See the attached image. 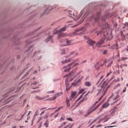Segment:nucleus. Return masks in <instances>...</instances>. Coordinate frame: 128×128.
Wrapping results in <instances>:
<instances>
[{
  "mask_svg": "<svg viewBox=\"0 0 128 128\" xmlns=\"http://www.w3.org/2000/svg\"><path fill=\"white\" fill-rule=\"evenodd\" d=\"M38 111L37 110H36V112L34 114V117H35L36 116H37L38 115Z\"/></svg>",
  "mask_w": 128,
  "mask_h": 128,
  "instance_id": "43",
  "label": "nucleus"
},
{
  "mask_svg": "<svg viewBox=\"0 0 128 128\" xmlns=\"http://www.w3.org/2000/svg\"><path fill=\"white\" fill-rule=\"evenodd\" d=\"M85 38L87 40L86 41V42L91 46H92L95 43V41H93L88 37H85Z\"/></svg>",
  "mask_w": 128,
  "mask_h": 128,
  "instance_id": "2",
  "label": "nucleus"
},
{
  "mask_svg": "<svg viewBox=\"0 0 128 128\" xmlns=\"http://www.w3.org/2000/svg\"><path fill=\"white\" fill-rule=\"evenodd\" d=\"M102 126V124H99V125H97V126H96V128H98L99 127H101V126Z\"/></svg>",
  "mask_w": 128,
  "mask_h": 128,
  "instance_id": "60",
  "label": "nucleus"
},
{
  "mask_svg": "<svg viewBox=\"0 0 128 128\" xmlns=\"http://www.w3.org/2000/svg\"><path fill=\"white\" fill-rule=\"evenodd\" d=\"M59 33L58 34L57 36V38L58 39H60V38L62 36H64V34L60 32H58Z\"/></svg>",
  "mask_w": 128,
  "mask_h": 128,
  "instance_id": "10",
  "label": "nucleus"
},
{
  "mask_svg": "<svg viewBox=\"0 0 128 128\" xmlns=\"http://www.w3.org/2000/svg\"><path fill=\"white\" fill-rule=\"evenodd\" d=\"M66 29V27H64L61 28L59 30H58V31L59 32H61L62 31H64Z\"/></svg>",
  "mask_w": 128,
  "mask_h": 128,
  "instance_id": "14",
  "label": "nucleus"
},
{
  "mask_svg": "<svg viewBox=\"0 0 128 128\" xmlns=\"http://www.w3.org/2000/svg\"><path fill=\"white\" fill-rule=\"evenodd\" d=\"M124 25V26H127L128 27V22H125Z\"/></svg>",
  "mask_w": 128,
  "mask_h": 128,
  "instance_id": "55",
  "label": "nucleus"
},
{
  "mask_svg": "<svg viewBox=\"0 0 128 128\" xmlns=\"http://www.w3.org/2000/svg\"><path fill=\"white\" fill-rule=\"evenodd\" d=\"M33 46V45H32L30 46L28 48V49L26 50V52H29L30 50V48H32Z\"/></svg>",
  "mask_w": 128,
  "mask_h": 128,
  "instance_id": "23",
  "label": "nucleus"
},
{
  "mask_svg": "<svg viewBox=\"0 0 128 128\" xmlns=\"http://www.w3.org/2000/svg\"><path fill=\"white\" fill-rule=\"evenodd\" d=\"M84 90V89H81L78 92V94H79L81 93Z\"/></svg>",
  "mask_w": 128,
  "mask_h": 128,
  "instance_id": "42",
  "label": "nucleus"
},
{
  "mask_svg": "<svg viewBox=\"0 0 128 128\" xmlns=\"http://www.w3.org/2000/svg\"><path fill=\"white\" fill-rule=\"evenodd\" d=\"M98 90V92L97 94H96V96H98L99 94H100L101 92L102 91V89H100V90Z\"/></svg>",
  "mask_w": 128,
  "mask_h": 128,
  "instance_id": "44",
  "label": "nucleus"
},
{
  "mask_svg": "<svg viewBox=\"0 0 128 128\" xmlns=\"http://www.w3.org/2000/svg\"><path fill=\"white\" fill-rule=\"evenodd\" d=\"M84 84L86 86H89L91 85V84L90 82H84Z\"/></svg>",
  "mask_w": 128,
  "mask_h": 128,
  "instance_id": "19",
  "label": "nucleus"
},
{
  "mask_svg": "<svg viewBox=\"0 0 128 128\" xmlns=\"http://www.w3.org/2000/svg\"><path fill=\"white\" fill-rule=\"evenodd\" d=\"M80 30L78 29H77L76 30H75L74 32L72 33V35H73V34H74L75 33L77 32H78Z\"/></svg>",
  "mask_w": 128,
  "mask_h": 128,
  "instance_id": "39",
  "label": "nucleus"
},
{
  "mask_svg": "<svg viewBox=\"0 0 128 128\" xmlns=\"http://www.w3.org/2000/svg\"><path fill=\"white\" fill-rule=\"evenodd\" d=\"M109 105V104H107L106 103H105L102 106V108H106Z\"/></svg>",
  "mask_w": 128,
  "mask_h": 128,
  "instance_id": "15",
  "label": "nucleus"
},
{
  "mask_svg": "<svg viewBox=\"0 0 128 128\" xmlns=\"http://www.w3.org/2000/svg\"><path fill=\"white\" fill-rule=\"evenodd\" d=\"M120 84H119H119H117L116 85V86H115V87H116V88H117L118 87V86H120Z\"/></svg>",
  "mask_w": 128,
  "mask_h": 128,
  "instance_id": "61",
  "label": "nucleus"
},
{
  "mask_svg": "<svg viewBox=\"0 0 128 128\" xmlns=\"http://www.w3.org/2000/svg\"><path fill=\"white\" fill-rule=\"evenodd\" d=\"M90 91H88V92L82 98V99H83V100L84 101L85 100H86L87 98L86 97V96L88 95V94L90 93Z\"/></svg>",
  "mask_w": 128,
  "mask_h": 128,
  "instance_id": "11",
  "label": "nucleus"
},
{
  "mask_svg": "<svg viewBox=\"0 0 128 128\" xmlns=\"http://www.w3.org/2000/svg\"><path fill=\"white\" fill-rule=\"evenodd\" d=\"M53 36H48L46 39L45 40V42L46 43L48 42L50 40L51 41H52V39Z\"/></svg>",
  "mask_w": 128,
  "mask_h": 128,
  "instance_id": "8",
  "label": "nucleus"
},
{
  "mask_svg": "<svg viewBox=\"0 0 128 128\" xmlns=\"http://www.w3.org/2000/svg\"><path fill=\"white\" fill-rule=\"evenodd\" d=\"M28 69V68H25L24 70L22 72H21L19 74V76H20V75L22 73H24V72L25 71H26Z\"/></svg>",
  "mask_w": 128,
  "mask_h": 128,
  "instance_id": "32",
  "label": "nucleus"
},
{
  "mask_svg": "<svg viewBox=\"0 0 128 128\" xmlns=\"http://www.w3.org/2000/svg\"><path fill=\"white\" fill-rule=\"evenodd\" d=\"M96 33H97V36H98L99 34H100L101 35H103L104 36V34H106V35L107 34V32H104V30H100L97 31L96 32Z\"/></svg>",
  "mask_w": 128,
  "mask_h": 128,
  "instance_id": "4",
  "label": "nucleus"
},
{
  "mask_svg": "<svg viewBox=\"0 0 128 128\" xmlns=\"http://www.w3.org/2000/svg\"><path fill=\"white\" fill-rule=\"evenodd\" d=\"M100 12H98L94 17V20L96 21L98 20L100 18Z\"/></svg>",
  "mask_w": 128,
  "mask_h": 128,
  "instance_id": "5",
  "label": "nucleus"
},
{
  "mask_svg": "<svg viewBox=\"0 0 128 128\" xmlns=\"http://www.w3.org/2000/svg\"><path fill=\"white\" fill-rule=\"evenodd\" d=\"M119 27L120 26L118 24H116L113 26V28H116L118 27L119 28Z\"/></svg>",
  "mask_w": 128,
  "mask_h": 128,
  "instance_id": "30",
  "label": "nucleus"
},
{
  "mask_svg": "<svg viewBox=\"0 0 128 128\" xmlns=\"http://www.w3.org/2000/svg\"><path fill=\"white\" fill-rule=\"evenodd\" d=\"M96 121V120L94 119V120L93 121H92L90 123V124L88 125L89 126H90L94 122H95Z\"/></svg>",
  "mask_w": 128,
  "mask_h": 128,
  "instance_id": "46",
  "label": "nucleus"
},
{
  "mask_svg": "<svg viewBox=\"0 0 128 128\" xmlns=\"http://www.w3.org/2000/svg\"><path fill=\"white\" fill-rule=\"evenodd\" d=\"M106 34H104L103 38H102L99 42L97 43L96 45L97 46H100L102 44L104 43V40L106 38Z\"/></svg>",
  "mask_w": 128,
  "mask_h": 128,
  "instance_id": "1",
  "label": "nucleus"
},
{
  "mask_svg": "<svg viewBox=\"0 0 128 128\" xmlns=\"http://www.w3.org/2000/svg\"><path fill=\"white\" fill-rule=\"evenodd\" d=\"M67 107H68L70 106V104L69 102L66 103Z\"/></svg>",
  "mask_w": 128,
  "mask_h": 128,
  "instance_id": "62",
  "label": "nucleus"
},
{
  "mask_svg": "<svg viewBox=\"0 0 128 128\" xmlns=\"http://www.w3.org/2000/svg\"><path fill=\"white\" fill-rule=\"evenodd\" d=\"M11 92V91H10L8 92V93L6 94H5L3 96V98H5L6 97H7L8 95V94Z\"/></svg>",
  "mask_w": 128,
  "mask_h": 128,
  "instance_id": "25",
  "label": "nucleus"
},
{
  "mask_svg": "<svg viewBox=\"0 0 128 128\" xmlns=\"http://www.w3.org/2000/svg\"><path fill=\"white\" fill-rule=\"evenodd\" d=\"M107 50H104L103 51V52H102V54H106L107 53Z\"/></svg>",
  "mask_w": 128,
  "mask_h": 128,
  "instance_id": "47",
  "label": "nucleus"
},
{
  "mask_svg": "<svg viewBox=\"0 0 128 128\" xmlns=\"http://www.w3.org/2000/svg\"><path fill=\"white\" fill-rule=\"evenodd\" d=\"M72 64H73V63H72V62H71V63H70V64H68L67 65V66H68V67H69L71 65H72Z\"/></svg>",
  "mask_w": 128,
  "mask_h": 128,
  "instance_id": "56",
  "label": "nucleus"
},
{
  "mask_svg": "<svg viewBox=\"0 0 128 128\" xmlns=\"http://www.w3.org/2000/svg\"><path fill=\"white\" fill-rule=\"evenodd\" d=\"M71 84L73 85L74 86H78L79 85V84H76V83H75V82H73Z\"/></svg>",
  "mask_w": 128,
  "mask_h": 128,
  "instance_id": "36",
  "label": "nucleus"
},
{
  "mask_svg": "<svg viewBox=\"0 0 128 128\" xmlns=\"http://www.w3.org/2000/svg\"><path fill=\"white\" fill-rule=\"evenodd\" d=\"M16 36H14V37L13 38V41H14L15 42H16Z\"/></svg>",
  "mask_w": 128,
  "mask_h": 128,
  "instance_id": "31",
  "label": "nucleus"
},
{
  "mask_svg": "<svg viewBox=\"0 0 128 128\" xmlns=\"http://www.w3.org/2000/svg\"><path fill=\"white\" fill-rule=\"evenodd\" d=\"M65 86L66 87H69V84L67 79H66L65 80Z\"/></svg>",
  "mask_w": 128,
  "mask_h": 128,
  "instance_id": "16",
  "label": "nucleus"
},
{
  "mask_svg": "<svg viewBox=\"0 0 128 128\" xmlns=\"http://www.w3.org/2000/svg\"><path fill=\"white\" fill-rule=\"evenodd\" d=\"M111 16H110V14H105L102 16L101 19L103 21H104L106 19L108 18L109 17H110Z\"/></svg>",
  "mask_w": 128,
  "mask_h": 128,
  "instance_id": "3",
  "label": "nucleus"
},
{
  "mask_svg": "<svg viewBox=\"0 0 128 128\" xmlns=\"http://www.w3.org/2000/svg\"><path fill=\"white\" fill-rule=\"evenodd\" d=\"M104 95H103V94L102 95L100 96V97L98 99V101H100L102 99V98L104 96Z\"/></svg>",
  "mask_w": 128,
  "mask_h": 128,
  "instance_id": "54",
  "label": "nucleus"
},
{
  "mask_svg": "<svg viewBox=\"0 0 128 128\" xmlns=\"http://www.w3.org/2000/svg\"><path fill=\"white\" fill-rule=\"evenodd\" d=\"M72 40H69L68 39H66V43L68 45H70L72 42Z\"/></svg>",
  "mask_w": 128,
  "mask_h": 128,
  "instance_id": "20",
  "label": "nucleus"
},
{
  "mask_svg": "<svg viewBox=\"0 0 128 128\" xmlns=\"http://www.w3.org/2000/svg\"><path fill=\"white\" fill-rule=\"evenodd\" d=\"M69 76H70V74H66L64 77L63 78H65L66 77Z\"/></svg>",
  "mask_w": 128,
  "mask_h": 128,
  "instance_id": "59",
  "label": "nucleus"
},
{
  "mask_svg": "<svg viewBox=\"0 0 128 128\" xmlns=\"http://www.w3.org/2000/svg\"><path fill=\"white\" fill-rule=\"evenodd\" d=\"M70 70V68L69 67V68H66V69H65V70H64V72H68V71H69Z\"/></svg>",
  "mask_w": 128,
  "mask_h": 128,
  "instance_id": "35",
  "label": "nucleus"
},
{
  "mask_svg": "<svg viewBox=\"0 0 128 128\" xmlns=\"http://www.w3.org/2000/svg\"><path fill=\"white\" fill-rule=\"evenodd\" d=\"M62 94V92H58L57 94L58 95V96H60L61 94Z\"/></svg>",
  "mask_w": 128,
  "mask_h": 128,
  "instance_id": "51",
  "label": "nucleus"
},
{
  "mask_svg": "<svg viewBox=\"0 0 128 128\" xmlns=\"http://www.w3.org/2000/svg\"><path fill=\"white\" fill-rule=\"evenodd\" d=\"M116 42V44H112V46H111L110 48L112 49H118V48L117 42Z\"/></svg>",
  "mask_w": 128,
  "mask_h": 128,
  "instance_id": "7",
  "label": "nucleus"
},
{
  "mask_svg": "<svg viewBox=\"0 0 128 128\" xmlns=\"http://www.w3.org/2000/svg\"><path fill=\"white\" fill-rule=\"evenodd\" d=\"M107 63V61L106 60H105L104 62L102 64L100 65V66L102 67V66L104 64H105Z\"/></svg>",
  "mask_w": 128,
  "mask_h": 128,
  "instance_id": "41",
  "label": "nucleus"
},
{
  "mask_svg": "<svg viewBox=\"0 0 128 128\" xmlns=\"http://www.w3.org/2000/svg\"><path fill=\"white\" fill-rule=\"evenodd\" d=\"M48 7L46 8V9L44 11V12H43L40 15V17L42 16L44 14L46 13V12L48 10Z\"/></svg>",
  "mask_w": 128,
  "mask_h": 128,
  "instance_id": "21",
  "label": "nucleus"
},
{
  "mask_svg": "<svg viewBox=\"0 0 128 128\" xmlns=\"http://www.w3.org/2000/svg\"><path fill=\"white\" fill-rule=\"evenodd\" d=\"M63 107V106L60 107L58 108L57 110H59L60 109H61Z\"/></svg>",
  "mask_w": 128,
  "mask_h": 128,
  "instance_id": "63",
  "label": "nucleus"
},
{
  "mask_svg": "<svg viewBox=\"0 0 128 128\" xmlns=\"http://www.w3.org/2000/svg\"><path fill=\"white\" fill-rule=\"evenodd\" d=\"M57 96H56L55 95V96H54V97H52V98H51L52 100H54L56 98V97Z\"/></svg>",
  "mask_w": 128,
  "mask_h": 128,
  "instance_id": "45",
  "label": "nucleus"
},
{
  "mask_svg": "<svg viewBox=\"0 0 128 128\" xmlns=\"http://www.w3.org/2000/svg\"><path fill=\"white\" fill-rule=\"evenodd\" d=\"M42 27V26L39 27L37 28V29L34 30L33 32H32V33H34V32H36L37 31L39 30Z\"/></svg>",
  "mask_w": 128,
  "mask_h": 128,
  "instance_id": "33",
  "label": "nucleus"
},
{
  "mask_svg": "<svg viewBox=\"0 0 128 128\" xmlns=\"http://www.w3.org/2000/svg\"><path fill=\"white\" fill-rule=\"evenodd\" d=\"M67 120H68L72 121V119L70 118H67Z\"/></svg>",
  "mask_w": 128,
  "mask_h": 128,
  "instance_id": "57",
  "label": "nucleus"
},
{
  "mask_svg": "<svg viewBox=\"0 0 128 128\" xmlns=\"http://www.w3.org/2000/svg\"><path fill=\"white\" fill-rule=\"evenodd\" d=\"M66 39L64 38L63 40H60V42H66Z\"/></svg>",
  "mask_w": 128,
  "mask_h": 128,
  "instance_id": "34",
  "label": "nucleus"
},
{
  "mask_svg": "<svg viewBox=\"0 0 128 128\" xmlns=\"http://www.w3.org/2000/svg\"><path fill=\"white\" fill-rule=\"evenodd\" d=\"M111 84L107 86V87L106 88V89L104 92L103 94V95H105V94L106 93L107 90H108V88L110 87L111 86Z\"/></svg>",
  "mask_w": 128,
  "mask_h": 128,
  "instance_id": "18",
  "label": "nucleus"
},
{
  "mask_svg": "<svg viewBox=\"0 0 128 128\" xmlns=\"http://www.w3.org/2000/svg\"><path fill=\"white\" fill-rule=\"evenodd\" d=\"M48 120H46V122L44 124V125L46 127H47L48 126Z\"/></svg>",
  "mask_w": 128,
  "mask_h": 128,
  "instance_id": "29",
  "label": "nucleus"
},
{
  "mask_svg": "<svg viewBox=\"0 0 128 128\" xmlns=\"http://www.w3.org/2000/svg\"><path fill=\"white\" fill-rule=\"evenodd\" d=\"M66 103L69 102V100L68 99V98L67 97H66Z\"/></svg>",
  "mask_w": 128,
  "mask_h": 128,
  "instance_id": "52",
  "label": "nucleus"
},
{
  "mask_svg": "<svg viewBox=\"0 0 128 128\" xmlns=\"http://www.w3.org/2000/svg\"><path fill=\"white\" fill-rule=\"evenodd\" d=\"M98 102V101H96L95 103L93 105H92V107H93Z\"/></svg>",
  "mask_w": 128,
  "mask_h": 128,
  "instance_id": "50",
  "label": "nucleus"
},
{
  "mask_svg": "<svg viewBox=\"0 0 128 128\" xmlns=\"http://www.w3.org/2000/svg\"><path fill=\"white\" fill-rule=\"evenodd\" d=\"M93 111H94L93 110H91V109H89L87 111L86 114L84 115V116H88L90 114V113L92 112Z\"/></svg>",
  "mask_w": 128,
  "mask_h": 128,
  "instance_id": "9",
  "label": "nucleus"
},
{
  "mask_svg": "<svg viewBox=\"0 0 128 128\" xmlns=\"http://www.w3.org/2000/svg\"><path fill=\"white\" fill-rule=\"evenodd\" d=\"M78 60H79V59L78 58L76 59L75 60H74L72 62V63H73V64L74 63L78 61Z\"/></svg>",
  "mask_w": 128,
  "mask_h": 128,
  "instance_id": "38",
  "label": "nucleus"
},
{
  "mask_svg": "<svg viewBox=\"0 0 128 128\" xmlns=\"http://www.w3.org/2000/svg\"><path fill=\"white\" fill-rule=\"evenodd\" d=\"M62 64H64L65 63L68 62V60H63L61 62Z\"/></svg>",
  "mask_w": 128,
  "mask_h": 128,
  "instance_id": "37",
  "label": "nucleus"
},
{
  "mask_svg": "<svg viewBox=\"0 0 128 128\" xmlns=\"http://www.w3.org/2000/svg\"><path fill=\"white\" fill-rule=\"evenodd\" d=\"M32 41H28L26 42V44H30L32 42Z\"/></svg>",
  "mask_w": 128,
  "mask_h": 128,
  "instance_id": "48",
  "label": "nucleus"
},
{
  "mask_svg": "<svg viewBox=\"0 0 128 128\" xmlns=\"http://www.w3.org/2000/svg\"><path fill=\"white\" fill-rule=\"evenodd\" d=\"M101 102H100L93 109H92L93 111L95 110L98 108V106L101 104Z\"/></svg>",
  "mask_w": 128,
  "mask_h": 128,
  "instance_id": "22",
  "label": "nucleus"
},
{
  "mask_svg": "<svg viewBox=\"0 0 128 128\" xmlns=\"http://www.w3.org/2000/svg\"><path fill=\"white\" fill-rule=\"evenodd\" d=\"M76 72V71H75L74 70H72L70 71L68 73L70 76H71L72 74L73 75Z\"/></svg>",
  "mask_w": 128,
  "mask_h": 128,
  "instance_id": "12",
  "label": "nucleus"
},
{
  "mask_svg": "<svg viewBox=\"0 0 128 128\" xmlns=\"http://www.w3.org/2000/svg\"><path fill=\"white\" fill-rule=\"evenodd\" d=\"M31 70L32 69H30L28 71V72H26V73L24 75L23 77V78H24L27 75H28V74L30 72Z\"/></svg>",
  "mask_w": 128,
  "mask_h": 128,
  "instance_id": "27",
  "label": "nucleus"
},
{
  "mask_svg": "<svg viewBox=\"0 0 128 128\" xmlns=\"http://www.w3.org/2000/svg\"><path fill=\"white\" fill-rule=\"evenodd\" d=\"M83 94H82L76 100V101H78L79 100H80L82 97Z\"/></svg>",
  "mask_w": 128,
  "mask_h": 128,
  "instance_id": "40",
  "label": "nucleus"
},
{
  "mask_svg": "<svg viewBox=\"0 0 128 128\" xmlns=\"http://www.w3.org/2000/svg\"><path fill=\"white\" fill-rule=\"evenodd\" d=\"M109 26V25L108 23H105L103 24L101 30H103L104 32H105V29L108 28Z\"/></svg>",
  "mask_w": 128,
  "mask_h": 128,
  "instance_id": "6",
  "label": "nucleus"
},
{
  "mask_svg": "<svg viewBox=\"0 0 128 128\" xmlns=\"http://www.w3.org/2000/svg\"><path fill=\"white\" fill-rule=\"evenodd\" d=\"M76 93L75 92H73L72 91V92L71 94V97L73 98L75 96L76 94Z\"/></svg>",
  "mask_w": 128,
  "mask_h": 128,
  "instance_id": "17",
  "label": "nucleus"
},
{
  "mask_svg": "<svg viewBox=\"0 0 128 128\" xmlns=\"http://www.w3.org/2000/svg\"><path fill=\"white\" fill-rule=\"evenodd\" d=\"M84 101L83 100V99H81V100L77 103V105L72 110L74 109L75 108H76L77 107L78 105L80 104L82 102Z\"/></svg>",
  "mask_w": 128,
  "mask_h": 128,
  "instance_id": "13",
  "label": "nucleus"
},
{
  "mask_svg": "<svg viewBox=\"0 0 128 128\" xmlns=\"http://www.w3.org/2000/svg\"><path fill=\"white\" fill-rule=\"evenodd\" d=\"M35 98L37 100H42L44 99V98L40 97L38 96H37L35 97Z\"/></svg>",
  "mask_w": 128,
  "mask_h": 128,
  "instance_id": "24",
  "label": "nucleus"
},
{
  "mask_svg": "<svg viewBox=\"0 0 128 128\" xmlns=\"http://www.w3.org/2000/svg\"><path fill=\"white\" fill-rule=\"evenodd\" d=\"M112 73V72L111 71H110L109 72L107 73V75H106V76H108L110 75V74Z\"/></svg>",
  "mask_w": 128,
  "mask_h": 128,
  "instance_id": "49",
  "label": "nucleus"
},
{
  "mask_svg": "<svg viewBox=\"0 0 128 128\" xmlns=\"http://www.w3.org/2000/svg\"><path fill=\"white\" fill-rule=\"evenodd\" d=\"M112 61L110 62V63L109 64H108V65L107 66V67H109L112 64Z\"/></svg>",
  "mask_w": 128,
  "mask_h": 128,
  "instance_id": "58",
  "label": "nucleus"
},
{
  "mask_svg": "<svg viewBox=\"0 0 128 128\" xmlns=\"http://www.w3.org/2000/svg\"><path fill=\"white\" fill-rule=\"evenodd\" d=\"M13 97L12 96H11L10 97V98H8L7 100H9L8 101H7L6 102V104H8V103H9L12 100V99H11L10 100V99L11 98H12Z\"/></svg>",
  "mask_w": 128,
  "mask_h": 128,
  "instance_id": "28",
  "label": "nucleus"
},
{
  "mask_svg": "<svg viewBox=\"0 0 128 128\" xmlns=\"http://www.w3.org/2000/svg\"><path fill=\"white\" fill-rule=\"evenodd\" d=\"M64 117H62L59 120V121L60 122L62 120H64Z\"/></svg>",
  "mask_w": 128,
  "mask_h": 128,
  "instance_id": "64",
  "label": "nucleus"
},
{
  "mask_svg": "<svg viewBox=\"0 0 128 128\" xmlns=\"http://www.w3.org/2000/svg\"><path fill=\"white\" fill-rule=\"evenodd\" d=\"M106 117H107L106 116H105L104 118H102V119H100V120L98 122H97V124L99 123L100 122H101L102 120H103L104 119H105V118Z\"/></svg>",
  "mask_w": 128,
  "mask_h": 128,
  "instance_id": "26",
  "label": "nucleus"
},
{
  "mask_svg": "<svg viewBox=\"0 0 128 128\" xmlns=\"http://www.w3.org/2000/svg\"><path fill=\"white\" fill-rule=\"evenodd\" d=\"M119 97V96L118 95H117L116 96L114 97V100H115L117 98H118Z\"/></svg>",
  "mask_w": 128,
  "mask_h": 128,
  "instance_id": "53",
  "label": "nucleus"
}]
</instances>
